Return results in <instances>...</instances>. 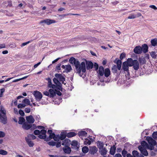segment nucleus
I'll list each match as a JSON object with an SVG mask.
<instances>
[{
  "label": "nucleus",
  "mask_w": 157,
  "mask_h": 157,
  "mask_svg": "<svg viewBox=\"0 0 157 157\" xmlns=\"http://www.w3.org/2000/svg\"><path fill=\"white\" fill-rule=\"evenodd\" d=\"M86 62H82L80 64L79 63L77 68L76 69L77 73H78L80 77H82L83 74L81 73V71L83 73H86Z\"/></svg>",
  "instance_id": "1"
},
{
  "label": "nucleus",
  "mask_w": 157,
  "mask_h": 157,
  "mask_svg": "<svg viewBox=\"0 0 157 157\" xmlns=\"http://www.w3.org/2000/svg\"><path fill=\"white\" fill-rule=\"evenodd\" d=\"M2 106H0V122L4 124H6L7 123V117L6 116V111L5 110H2Z\"/></svg>",
  "instance_id": "2"
},
{
  "label": "nucleus",
  "mask_w": 157,
  "mask_h": 157,
  "mask_svg": "<svg viewBox=\"0 0 157 157\" xmlns=\"http://www.w3.org/2000/svg\"><path fill=\"white\" fill-rule=\"evenodd\" d=\"M33 94L36 100L38 101L41 100L43 97L42 94L38 91H34L33 92Z\"/></svg>",
  "instance_id": "3"
},
{
  "label": "nucleus",
  "mask_w": 157,
  "mask_h": 157,
  "mask_svg": "<svg viewBox=\"0 0 157 157\" xmlns=\"http://www.w3.org/2000/svg\"><path fill=\"white\" fill-rule=\"evenodd\" d=\"M129 66H128L126 63L124 62L122 63L121 71H124L125 73H127L128 75H129Z\"/></svg>",
  "instance_id": "4"
},
{
  "label": "nucleus",
  "mask_w": 157,
  "mask_h": 157,
  "mask_svg": "<svg viewBox=\"0 0 157 157\" xmlns=\"http://www.w3.org/2000/svg\"><path fill=\"white\" fill-rule=\"evenodd\" d=\"M146 140L147 141L149 145H152L153 144L154 145H156L157 144L156 140L150 136H147Z\"/></svg>",
  "instance_id": "5"
},
{
  "label": "nucleus",
  "mask_w": 157,
  "mask_h": 157,
  "mask_svg": "<svg viewBox=\"0 0 157 157\" xmlns=\"http://www.w3.org/2000/svg\"><path fill=\"white\" fill-rule=\"evenodd\" d=\"M84 60L86 62V68L87 70H90L93 68L94 64L92 61L87 60L85 59H84Z\"/></svg>",
  "instance_id": "6"
},
{
  "label": "nucleus",
  "mask_w": 157,
  "mask_h": 157,
  "mask_svg": "<svg viewBox=\"0 0 157 157\" xmlns=\"http://www.w3.org/2000/svg\"><path fill=\"white\" fill-rule=\"evenodd\" d=\"M138 148L141 153V154L145 156H147L148 155V153L146 148L140 145L138 146Z\"/></svg>",
  "instance_id": "7"
},
{
  "label": "nucleus",
  "mask_w": 157,
  "mask_h": 157,
  "mask_svg": "<svg viewBox=\"0 0 157 157\" xmlns=\"http://www.w3.org/2000/svg\"><path fill=\"white\" fill-rule=\"evenodd\" d=\"M71 144L72 146V149H73L76 151L78 150L79 146V145H78V142L77 141H73L71 143Z\"/></svg>",
  "instance_id": "8"
},
{
  "label": "nucleus",
  "mask_w": 157,
  "mask_h": 157,
  "mask_svg": "<svg viewBox=\"0 0 157 157\" xmlns=\"http://www.w3.org/2000/svg\"><path fill=\"white\" fill-rule=\"evenodd\" d=\"M89 153L91 155H94L98 151V148L95 146L89 147Z\"/></svg>",
  "instance_id": "9"
},
{
  "label": "nucleus",
  "mask_w": 157,
  "mask_h": 157,
  "mask_svg": "<svg viewBox=\"0 0 157 157\" xmlns=\"http://www.w3.org/2000/svg\"><path fill=\"white\" fill-rule=\"evenodd\" d=\"M56 21L54 20H51L49 19H47L45 20H43L40 22V24L44 23L48 25H49L51 24L55 23Z\"/></svg>",
  "instance_id": "10"
},
{
  "label": "nucleus",
  "mask_w": 157,
  "mask_h": 157,
  "mask_svg": "<svg viewBox=\"0 0 157 157\" xmlns=\"http://www.w3.org/2000/svg\"><path fill=\"white\" fill-rule=\"evenodd\" d=\"M114 62L116 63L117 65V67L119 70H120L121 69L122 65V61L121 60L118 59V58H116L114 61Z\"/></svg>",
  "instance_id": "11"
},
{
  "label": "nucleus",
  "mask_w": 157,
  "mask_h": 157,
  "mask_svg": "<svg viewBox=\"0 0 157 157\" xmlns=\"http://www.w3.org/2000/svg\"><path fill=\"white\" fill-rule=\"evenodd\" d=\"M134 52L137 54H140L142 53V49L140 45L136 46L134 49Z\"/></svg>",
  "instance_id": "12"
},
{
  "label": "nucleus",
  "mask_w": 157,
  "mask_h": 157,
  "mask_svg": "<svg viewBox=\"0 0 157 157\" xmlns=\"http://www.w3.org/2000/svg\"><path fill=\"white\" fill-rule=\"evenodd\" d=\"M71 141L68 139H65L63 141H62V144L65 147L69 146L71 144Z\"/></svg>",
  "instance_id": "13"
},
{
  "label": "nucleus",
  "mask_w": 157,
  "mask_h": 157,
  "mask_svg": "<svg viewBox=\"0 0 157 157\" xmlns=\"http://www.w3.org/2000/svg\"><path fill=\"white\" fill-rule=\"evenodd\" d=\"M133 68L135 70H137L139 68L140 66L138 61L136 60H134V63L132 65Z\"/></svg>",
  "instance_id": "14"
},
{
  "label": "nucleus",
  "mask_w": 157,
  "mask_h": 157,
  "mask_svg": "<svg viewBox=\"0 0 157 157\" xmlns=\"http://www.w3.org/2000/svg\"><path fill=\"white\" fill-rule=\"evenodd\" d=\"M26 119L27 122L29 124H33L35 121V120L32 115L26 117Z\"/></svg>",
  "instance_id": "15"
},
{
  "label": "nucleus",
  "mask_w": 157,
  "mask_h": 157,
  "mask_svg": "<svg viewBox=\"0 0 157 157\" xmlns=\"http://www.w3.org/2000/svg\"><path fill=\"white\" fill-rule=\"evenodd\" d=\"M104 68L102 66H99L98 71L99 75L101 76H103L104 75Z\"/></svg>",
  "instance_id": "16"
},
{
  "label": "nucleus",
  "mask_w": 157,
  "mask_h": 157,
  "mask_svg": "<svg viewBox=\"0 0 157 157\" xmlns=\"http://www.w3.org/2000/svg\"><path fill=\"white\" fill-rule=\"evenodd\" d=\"M141 48L142 49V52L145 53L148 51V46L147 44H144L142 45Z\"/></svg>",
  "instance_id": "17"
},
{
  "label": "nucleus",
  "mask_w": 157,
  "mask_h": 157,
  "mask_svg": "<svg viewBox=\"0 0 157 157\" xmlns=\"http://www.w3.org/2000/svg\"><path fill=\"white\" fill-rule=\"evenodd\" d=\"M55 76L57 78H59V81H65V78L61 74H56Z\"/></svg>",
  "instance_id": "18"
},
{
  "label": "nucleus",
  "mask_w": 157,
  "mask_h": 157,
  "mask_svg": "<svg viewBox=\"0 0 157 157\" xmlns=\"http://www.w3.org/2000/svg\"><path fill=\"white\" fill-rule=\"evenodd\" d=\"M65 147H63V150L64 152L66 154H70L71 151V148L69 146Z\"/></svg>",
  "instance_id": "19"
},
{
  "label": "nucleus",
  "mask_w": 157,
  "mask_h": 157,
  "mask_svg": "<svg viewBox=\"0 0 157 157\" xmlns=\"http://www.w3.org/2000/svg\"><path fill=\"white\" fill-rule=\"evenodd\" d=\"M22 127L24 129L28 130L29 129H31L32 125L31 124H28L26 122H25L23 124Z\"/></svg>",
  "instance_id": "20"
},
{
  "label": "nucleus",
  "mask_w": 157,
  "mask_h": 157,
  "mask_svg": "<svg viewBox=\"0 0 157 157\" xmlns=\"http://www.w3.org/2000/svg\"><path fill=\"white\" fill-rule=\"evenodd\" d=\"M25 139L26 143L29 147H33L34 144L30 140V139L29 138L25 137Z\"/></svg>",
  "instance_id": "21"
},
{
  "label": "nucleus",
  "mask_w": 157,
  "mask_h": 157,
  "mask_svg": "<svg viewBox=\"0 0 157 157\" xmlns=\"http://www.w3.org/2000/svg\"><path fill=\"white\" fill-rule=\"evenodd\" d=\"M72 70V68L71 66V65L68 64L66 65V69H65L64 71H63V72L64 73L66 72V73H67L70 72Z\"/></svg>",
  "instance_id": "22"
},
{
  "label": "nucleus",
  "mask_w": 157,
  "mask_h": 157,
  "mask_svg": "<svg viewBox=\"0 0 157 157\" xmlns=\"http://www.w3.org/2000/svg\"><path fill=\"white\" fill-rule=\"evenodd\" d=\"M129 67H132L134 63V60L131 58H128L126 61H124Z\"/></svg>",
  "instance_id": "23"
},
{
  "label": "nucleus",
  "mask_w": 157,
  "mask_h": 157,
  "mask_svg": "<svg viewBox=\"0 0 157 157\" xmlns=\"http://www.w3.org/2000/svg\"><path fill=\"white\" fill-rule=\"evenodd\" d=\"M116 148L115 145H113L111 147L109 151V153L111 155H114L116 152Z\"/></svg>",
  "instance_id": "24"
},
{
  "label": "nucleus",
  "mask_w": 157,
  "mask_h": 157,
  "mask_svg": "<svg viewBox=\"0 0 157 157\" xmlns=\"http://www.w3.org/2000/svg\"><path fill=\"white\" fill-rule=\"evenodd\" d=\"M49 97L50 98H53L56 95V92L55 91H54L53 89H50L49 90Z\"/></svg>",
  "instance_id": "25"
},
{
  "label": "nucleus",
  "mask_w": 157,
  "mask_h": 157,
  "mask_svg": "<svg viewBox=\"0 0 157 157\" xmlns=\"http://www.w3.org/2000/svg\"><path fill=\"white\" fill-rule=\"evenodd\" d=\"M104 74L105 77L107 78L110 75V71L109 68H106L105 69Z\"/></svg>",
  "instance_id": "26"
},
{
  "label": "nucleus",
  "mask_w": 157,
  "mask_h": 157,
  "mask_svg": "<svg viewBox=\"0 0 157 157\" xmlns=\"http://www.w3.org/2000/svg\"><path fill=\"white\" fill-rule=\"evenodd\" d=\"M107 151L105 147L99 149V152L100 154L102 155H106Z\"/></svg>",
  "instance_id": "27"
},
{
  "label": "nucleus",
  "mask_w": 157,
  "mask_h": 157,
  "mask_svg": "<svg viewBox=\"0 0 157 157\" xmlns=\"http://www.w3.org/2000/svg\"><path fill=\"white\" fill-rule=\"evenodd\" d=\"M60 140H65L67 136V132H62L60 134Z\"/></svg>",
  "instance_id": "28"
},
{
  "label": "nucleus",
  "mask_w": 157,
  "mask_h": 157,
  "mask_svg": "<svg viewBox=\"0 0 157 157\" xmlns=\"http://www.w3.org/2000/svg\"><path fill=\"white\" fill-rule=\"evenodd\" d=\"M97 145L99 149H101V148H104V144L103 142H101L100 141H98L96 142Z\"/></svg>",
  "instance_id": "29"
},
{
  "label": "nucleus",
  "mask_w": 157,
  "mask_h": 157,
  "mask_svg": "<svg viewBox=\"0 0 157 157\" xmlns=\"http://www.w3.org/2000/svg\"><path fill=\"white\" fill-rule=\"evenodd\" d=\"M151 43L152 46L155 47L156 46H157V38H155L151 39Z\"/></svg>",
  "instance_id": "30"
},
{
  "label": "nucleus",
  "mask_w": 157,
  "mask_h": 157,
  "mask_svg": "<svg viewBox=\"0 0 157 157\" xmlns=\"http://www.w3.org/2000/svg\"><path fill=\"white\" fill-rule=\"evenodd\" d=\"M19 119L18 123L19 124H23L24 123H25V120L24 117H19Z\"/></svg>",
  "instance_id": "31"
},
{
  "label": "nucleus",
  "mask_w": 157,
  "mask_h": 157,
  "mask_svg": "<svg viewBox=\"0 0 157 157\" xmlns=\"http://www.w3.org/2000/svg\"><path fill=\"white\" fill-rule=\"evenodd\" d=\"M138 61L140 64H144L146 62L145 58L143 57L139 58L138 59Z\"/></svg>",
  "instance_id": "32"
},
{
  "label": "nucleus",
  "mask_w": 157,
  "mask_h": 157,
  "mask_svg": "<svg viewBox=\"0 0 157 157\" xmlns=\"http://www.w3.org/2000/svg\"><path fill=\"white\" fill-rule=\"evenodd\" d=\"M79 63V62L78 60L74 58L73 62V64L74 65L75 67V69L77 68V67H78V65Z\"/></svg>",
  "instance_id": "33"
},
{
  "label": "nucleus",
  "mask_w": 157,
  "mask_h": 157,
  "mask_svg": "<svg viewBox=\"0 0 157 157\" xmlns=\"http://www.w3.org/2000/svg\"><path fill=\"white\" fill-rule=\"evenodd\" d=\"M76 134H77L73 132H70L68 133L67 132V137L68 138H71L75 136Z\"/></svg>",
  "instance_id": "34"
},
{
  "label": "nucleus",
  "mask_w": 157,
  "mask_h": 157,
  "mask_svg": "<svg viewBox=\"0 0 157 157\" xmlns=\"http://www.w3.org/2000/svg\"><path fill=\"white\" fill-rule=\"evenodd\" d=\"M150 55L152 58L156 59L157 57V52L152 51L150 52Z\"/></svg>",
  "instance_id": "35"
},
{
  "label": "nucleus",
  "mask_w": 157,
  "mask_h": 157,
  "mask_svg": "<svg viewBox=\"0 0 157 157\" xmlns=\"http://www.w3.org/2000/svg\"><path fill=\"white\" fill-rule=\"evenodd\" d=\"M87 134V132L86 131H82L80 132H78V135L80 137L82 136H85Z\"/></svg>",
  "instance_id": "36"
},
{
  "label": "nucleus",
  "mask_w": 157,
  "mask_h": 157,
  "mask_svg": "<svg viewBox=\"0 0 157 157\" xmlns=\"http://www.w3.org/2000/svg\"><path fill=\"white\" fill-rule=\"evenodd\" d=\"M89 151V150L88 147L87 146H84L82 148V151L84 153L86 154Z\"/></svg>",
  "instance_id": "37"
},
{
  "label": "nucleus",
  "mask_w": 157,
  "mask_h": 157,
  "mask_svg": "<svg viewBox=\"0 0 157 157\" xmlns=\"http://www.w3.org/2000/svg\"><path fill=\"white\" fill-rule=\"evenodd\" d=\"M117 65H114L112 68V72L114 74L117 73Z\"/></svg>",
  "instance_id": "38"
},
{
  "label": "nucleus",
  "mask_w": 157,
  "mask_h": 157,
  "mask_svg": "<svg viewBox=\"0 0 157 157\" xmlns=\"http://www.w3.org/2000/svg\"><path fill=\"white\" fill-rule=\"evenodd\" d=\"M141 146L147 149V147L148 146V144L145 141H143L141 142Z\"/></svg>",
  "instance_id": "39"
},
{
  "label": "nucleus",
  "mask_w": 157,
  "mask_h": 157,
  "mask_svg": "<svg viewBox=\"0 0 157 157\" xmlns=\"http://www.w3.org/2000/svg\"><path fill=\"white\" fill-rule=\"evenodd\" d=\"M132 157H139L140 155L138 152L136 150H134L132 152Z\"/></svg>",
  "instance_id": "40"
},
{
  "label": "nucleus",
  "mask_w": 157,
  "mask_h": 157,
  "mask_svg": "<svg viewBox=\"0 0 157 157\" xmlns=\"http://www.w3.org/2000/svg\"><path fill=\"white\" fill-rule=\"evenodd\" d=\"M85 141L84 142V144L86 145L87 144L90 145L91 143V141L90 140H89V139L86 138L85 139Z\"/></svg>",
  "instance_id": "41"
},
{
  "label": "nucleus",
  "mask_w": 157,
  "mask_h": 157,
  "mask_svg": "<svg viewBox=\"0 0 157 157\" xmlns=\"http://www.w3.org/2000/svg\"><path fill=\"white\" fill-rule=\"evenodd\" d=\"M47 144H48L50 146H54L56 145V142L52 140L51 141L48 142L47 143Z\"/></svg>",
  "instance_id": "42"
},
{
  "label": "nucleus",
  "mask_w": 157,
  "mask_h": 157,
  "mask_svg": "<svg viewBox=\"0 0 157 157\" xmlns=\"http://www.w3.org/2000/svg\"><path fill=\"white\" fill-rule=\"evenodd\" d=\"M22 102L28 105H30V101L29 99L25 98L23 100Z\"/></svg>",
  "instance_id": "43"
},
{
  "label": "nucleus",
  "mask_w": 157,
  "mask_h": 157,
  "mask_svg": "<svg viewBox=\"0 0 157 157\" xmlns=\"http://www.w3.org/2000/svg\"><path fill=\"white\" fill-rule=\"evenodd\" d=\"M8 154V152L3 149H0V155H6Z\"/></svg>",
  "instance_id": "44"
},
{
  "label": "nucleus",
  "mask_w": 157,
  "mask_h": 157,
  "mask_svg": "<svg viewBox=\"0 0 157 157\" xmlns=\"http://www.w3.org/2000/svg\"><path fill=\"white\" fill-rule=\"evenodd\" d=\"M94 68L95 70L96 71H97L98 68H99V65L98 63H97L95 62L94 63Z\"/></svg>",
  "instance_id": "45"
},
{
  "label": "nucleus",
  "mask_w": 157,
  "mask_h": 157,
  "mask_svg": "<svg viewBox=\"0 0 157 157\" xmlns=\"http://www.w3.org/2000/svg\"><path fill=\"white\" fill-rule=\"evenodd\" d=\"M152 138L157 140V131L154 132L152 134Z\"/></svg>",
  "instance_id": "46"
},
{
  "label": "nucleus",
  "mask_w": 157,
  "mask_h": 157,
  "mask_svg": "<svg viewBox=\"0 0 157 157\" xmlns=\"http://www.w3.org/2000/svg\"><path fill=\"white\" fill-rule=\"evenodd\" d=\"M155 145H154L153 144L148 145V146L147 147V149H149L151 151L153 150L154 149V146Z\"/></svg>",
  "instance_id": "47"
},
{
  "label": "nucleus",
  "mask_w": 157,
  "mask_h": 157,
  "mask_svg": "<svg viewBox=\"0 0 157 157\" xmlns=\"http://www.w3.org/2000/svg\"><path fill=\"white\" fill-rule=\"evenodd\" d=\"M59 140H60V135L59 134L57 135H56V136L55 137L54 139V140L56 142H58Z\"/></svg>",
  "instance_id": "48"
},
{
  "label": "nucleus",
  "mask_w": 157,
  "mask_h": 157,
  "mask_svg": "<svg viewBox=\"0 0 157 157\" xmlns=\"http://www.w3.org/2000/svg\"><path fill=\"white\" fill-rule=\"evenodd\" d=\"M70 14L72 15H79V14H77L66 13V14H63L59 15V17H64L65 16L69 15Z\"/></svg>",
  "instance_id": "49"
},
{
  "label": "nucleus",
  "mask_w": 157,
  "mask_h": 157,
  "mask_svg": "<svg viewBox=\"0 0 157 157\" xmlns=\"http://www.w3.org/2000/svg\"><path fill=\"white\" fill-rule=\"evenodd\" d=\"M26 106L25 104L23 103H20L17 105V107L18 109H22L24 108Z\"/></svg>",
  "instance_id": "50"
},
{
  "label": "nucleus",
  "mask_w": 157,
  "mask_h": 157,
  "mask_svg": "<svg viewBox=\"0 0 157 157\" xmlns=\"http://www.w3.org/2000/svg\"><path fill=\"white\" fill-rule=\"evenodd\" d=\"M46 79L48 81V86L49 87V86H51L52 84V82H51V80L50 78H46Z\"/></svg>",
  "instance_id": "51"
},
{
  "label": "nucleus",
  "mask_w": 157,
  "mask_h": 157,
  "mask_svg": "<svg viewBox=\"0 0 157 157\" xmlns=\"http://www.w3.org/2000/svg\"><path fill=\"white\" fill-rule=\"evenodd\" d=\"M126 56V54L125 53L123 52L120 55L119 60H121V61L123 59H124L125 57Z\"/></svg>",
  "instance_id": "52"
},
{
  "label": "nucleus",
  "mask_w": 157,
  "mask_h": 157,
  "mask_svg": "<svg viewBox=\"0 0 157 157\" xmlns=\"http://www.w3.org/2000/svg\"><path fill=\"white\" fill-rule=\"evenodd\" d=\"M26 137H29V138H31L33 140H34L36 138V136L33 134H29Z\"/></svg>",
  "instance_id": "53"
},
{
  "label": "nucleus",
  "mask_w": 157,
  "mask_h": 157,
  "mask_svg": "<svg viewBox=\"0 0 157 157\" xmlns=\"http://www.w3.org/2000/svg\"><path fill=\"white\" fill-rule=\"evenodd\" d=\"M33 41V40H31L30 41H29L26 42H24V43H22L21 45V47H23V46L26 45L27 44H29V43Z\"/></svg>",
  "instance_id": "54"
},
{
  "label": "nucleus",
  "mask_w": 157,
  "mask_h": 157,
  "mask_svg": "<svg viewBox=\"0 0 157 157\" xmlns=\"http://www.w3.org/2000/svg\"><path fill=\"white\" fill-rule=\"evenodd\" d=\"M5 91L4 88L0 89V97H2L3 95V93Z\"/></svg>",
  "instance_id": "55"
},
{
  "label": "nucleus",
  "mask_w": 157,
  "mask_h": 157,
  "mask_svg": "<svg viewBox=\"0 0 157 157\" xmlns=\"http://www.w3.org/2000/svg\"><path fill=\"white\" fill-rule=\"evenodd\" d=\"M33 133L36 135H39L40 134V131L38 130H36L34 131Z\"/></svg>",
  "instance_id": "56"
},
{
  "label": "nucleus",
  "mask_w": 157,
  "mask_h": 157,
  "mask_svg": "<svg viewBox=\"0 0 157 157\" xmlns=\"http://www.w3.org/2000/svg\"><path fill=\"white\" fill-rule=\"evenodd\" d=\"M127 151L125 149H124L122 151V154L123 157H125L126 154L127 155Z\"/></svg>",
  "instance_id": "57"
},
{
  "label": "nucleus",
  "mask_w": 157,
  "mask_h": 157,
  "mask_svg": "<svg viewBox=\"0 0 157 157\" xmlns=\"http://www.w3.org/2000/svg\"><path fill=\"white\" fill-rule=\"evenodd\" d=\"M19 113L22 117L25 116V114L24 111L21 109L19 110Z\"/></svg>",
  "instance_id": "58"
},
{
  "label": "nucleus",
  "mask_w": 157,
  "mask_h": 157,
  "mask_svg": "<svg viewBox=\"0 0 157 157\" xmlns=\"http://www.w3.org/2000/svg\"><path fill=\"white\" fill-rule=\"evenodd\" d=\"M62 85H58V86H57L56 89L59 90H60L61 91H62L63 88L62 87Z\"/></svg>",
  "instance_id": "59"
},
{
  "label": "nucleus",
  "mask_w": 157,
  "mask_h": 157,
  "mask_svg": "<svg viewBox=\"0 0 157 157\" xmlns=\"http://www.w3.org/2000/svg\"><path fill=\"white\" fill-rule=\"evenodd\" d=\"M61 64L60 63L58 64L57 66L56 67V69H55V71L57 70H60L61 69L60 67L61 66Z\"/></svg>",
  "instance_id": "60"
},
{
  "label": "nucleus",
  "mask_w": 157,
  "mask_h": 157,
  "mask_svg": "<svg viewBox=\"0 0 157 157\" xmlns=\"http://www.w3.org/2000/svg\"><path fill=\"white\" fill-rule=\"evenodd\" d=\"M47 131L46 130L44 129H42L40 131V134L41 133L42 135H46V133Z\"/></svg>",
  "instance_id": "61"
},
{
  "label": "nucleus",
  "mask_w": 157,
  "mask_h": 157,
  "mask_svg": "<svg viewBox=\"0 0 157 157\" xmlns=\"http://www.w3.org/2000/svg\"><path fill=\"white\" fill-rule=\"evenodd\" d=\"M56 147L57 148L61 146V141H59L57 142H56Z\"/></svg>",
  "instance_id": "62"
},
{
  "label": "nucleus",
  "mask_w": 157,
  "mask_h": 157,
  "mask_svg": "<svg viewBox=\"0 0 157 157\" xmlns=\"http://www.w3.org/2000/svg\"><path fill=\"white\" fill-rule=\"evenodd\" d=\"M5 136V133L3 132L0 131V138L4 137Z\"/></svg>",
  "instance_id": "63"
},
{
  "label": "nucleus",
  "mask_w": 157,
  "mask_h": 157,
  "mask_svg": "<svg viewBox=\"0 0 157 157\" xmlns=\"http://www.w3.org/2000/svg\"><path fill=\"white\" fill-rule=\"evenodd\" d=\"M38 137L40 139H44V140L46 138V135H40V134L38 136Z\"/></svg>",
  "instance_id": "64"
}]
</instances>
